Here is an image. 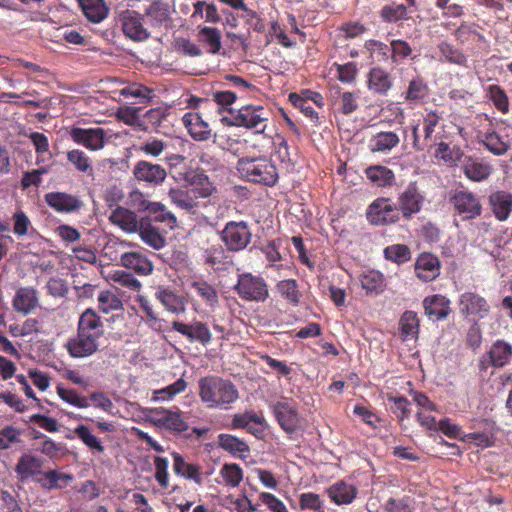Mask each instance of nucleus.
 I'll return each mask as SVG.
<instances>
[{
	"mask_svg": "<svg viewBox=\"0 0 512 512\" xmlns=\"http://www.w3.org/2000/svg\"><path fill=\"white\" fill-rule=\"evenodd\" d=\"M100 347V342L77 331L74 337L67 340L65 348L73 358H85L95 354Z\"/></svg>",
	"mask_w": 512,
	"mask_h": 512,
	"instance_id": "21",
	"label": "nucleus"
},
{
	"mask_svg": "<svg viewBox=\"0 0 512 512\" xmlns=\"http://www.w3.org/2000/svg\"><path fill=\"white\" fill-rule=\"evenodd\" d=\"M478 142L495 156H502L510 149V141L500 136L495 130L489 129L486 132H479Z\"/></svg>",
	"mask_w": 512,
	"mask_h": 512,
	"instance_id": "32",
	"label": "nucleus"
},
{
	"mask_svg": "<svg viewBox=\"0 0 512 512\" xmlns=\"http://www.w3.org/2000/svg\"><path fill=\"white\" fill-rule=\"evenodd\" d=\"M199 397L209 409L228 410L239 398L236 386L218 376H205L199 382Z\"/></svg>",
	"mask_w": 512,
	"mask_h": 512,
	"instance_id": "2",
	"label": "nucleus"
},
{
	"mask_svg": "<svg viewBox=\"0 0 512 512\" xmlns=\"http://www.w3.org/2000/svg\"><path fill=\"white\" fill-rule=\"evenodd\" d=\"M424 200L416 182H411L397 198L398 211L404 219L410 220L413 215L420 212Z\"/></svg>",
	"mask_w": 512,
	"mask_h": 512,
	"instance_id": "15",
	"label": "nucleus"
},
{
	"mask_svg": "<svg viewBox=\"0 0 512 512\" xmlns=\"http://www.w3.org/2000/svg\"><path fill=\"white\" fill-rule=\"evenodd\" d=\"M234 291L246 302L262 303L269 298L268 284L265 279L249 272L238 275Z\"/></svg>",
	"mask_w": 512,
	"mask_h": 512,
	"instance_id": "7",
	"label": "nucleus"
},
{
	"mask_svg": "<svg viewBox=\"0 0 512 512\" xmlns=\"http://www.w3.org/2000/svg\"><path fill=\"white\" fill-rule=\"evenodd\" d=\"M462 170L469 180L481 182L490 176L492 167L488 163L469 157L464 162Z\"/></svg>",
	"mask_w": 512,
	"mask_h": 512,
	"instance_id": "42",
	"label": "nucleus"
},
{
	"mask_svg": "<svg viewBox=\"0 0 512 512\" xmlns=\"http://www.w3.org/2000/svg\"><path fill=\"white\" fill-rule=\"evenodd\" d=\"M155 298L168 312L179 315L186 311L185 298L170 287L158 286L155 291Z\"/></svg>",
	"mask_w": 512,
	"mask_h": 512,
	"instance_id": "27",
	"label": "nucleus"
},
{
	"mask_svg": "<svg viewBox=\"0 0 512 512\" xmlns=\"http://www.w3.org/2000/svg\"><path fill=\"white\" fill-rule=\"evenodd\" d=\"M425 115L423 116L422 124H423V132H424V142L429 143L432 139V136L435 132V128L439 125L442 120V113L437 110H428L425 109Z\"/></svg>",
	"mask_w": 512,
	"mask_h": 512,
	"instance_id": "62",
	"label": "nucleus"
},
{
	"mask_svg": "<svg viewBox=\"0 0 512 512\" xmlns=\"http://www.w3.org/2000/svg\"><path fill=\"white\" fill-rule=\"evenodd\" d=\"M252 233L244 221H230L221 232V240L227 250L238 252L244 250L251 241Z\"/></svg>",
	"mask_w": 512,
	"mask_h": 512,
	"instance_id": "11",
	"label": "nucleus"
},
{
	"mask_svg": "<svg viewBox=\"0 0 512 512\" xmlns=\"http://www.w3.org/2000/svg\"><path fill=\"white\" fill-rule=\"evenodd\" d=\"M367 87L374 94L386 96L393 87V78L385 69L373 67L367 75Z\"/></svg>",
	"mask_w": 512,
	"mask_h": 512,
	"instance_id": "29",
	"label": "nucleus"
},
{
	"mask_svg": "<svg viewBox=\"0 0 512 512\" xmlns=\"http://www.w3.org/2000/svg\"><path fill=\"white\" fill-rule=\"evenodd\" d=\"M271 118V111L263 105L247 104L235 110L228 125L245 128L254 134L265 135Z\"/></svg>",
	"mask_w": 512,
	"mask_h": 512,
	"instance_id": "6",
	"label": "nucleus"
},
{
	"mask_svg": "<svg viewBox=\"0 0 512 512\" xmlns=\"http://www.w3.org/2000/svg\"><path fill=\"white\" fill-rule=\"evenodd\" d=\"M168 197L172 204L187 212L193 211L198 206L196 196L192 194L189 188H171Z\"/></svg>",
	"mask_w": 512,
	"mask_h": 512,
	"instance_id": "45",
	"label": "nucleus"
},
{
	"mask_svg": "<svg viewBox=\"0 0 512 512\" xmlns=\"http://www.w3.org/2000/svg\"><path fill=\"white\" fill-rule=\"evenodd\" d=\"M138 232L142 241L153 249L159 250L165 246V238L160 234L158 229L150 223H146L142 220Z\"/></svg>",
	"mask_w": 512,
	"mask_h": 512,
	"instance_id": "51",
	"label": "nucleus"
},
{
	"mask_svg": "<svg viewBox=\"0 0 512 512\" xmlns=\"http://www.w3.org/2000/svg\"><path fill=\"white\" fill-rule=\"evenodd\" d=\"M488 204L495 219L505 222L512 213V193L505 190L494 191L488 197Z\"/></svg>",
	"mask_w": 512,
	"mask_h": 512,
	"instance_id": "24",
	"label": "nucleus"
},
{
	"mask_svg": "<svg viewBox=\"0 0 512 512\" xmlns=\"http://www.w3.org/2000/svg\"><path fill=\"white\" fill-rule=\"evenodd\" d=\"M151 421L159 428L181 434L189 429L187 416L176 406L172 409L156 407L150 409Z\"/></svg>",
	"mask_w": 512,
	"mask_h": 512,
	"instance_id": "8",
	"label": "nucleus"
},
{
	"mask_svg": "<svg viewBox=\"0 0 512 512\" xmlns=\"http://www.w3.org/2000/svg\"><path fill=\"white\" fill-rule=\"evenodd\" d=\"M327 493L336 505H348L357 497L358 489L353 484L338 481L328 488Z\"/></svg>",
	"mask_w": 512,
	"mask_h": 512,
	"instance_id": "36",
	"label": "nucleus"
},
{
	"mask_svg": "<svg viewBox=\"0 0 512 512\" xmlns=\"http://www.w3.org/2000/svg\"><path fill=\"white\" fill-rule=\"evenodd\" d=\"M220 475L224 479L226 485L232 488L239 486L243 480V470L236 463L224 464L220 470Z\"/></svg>",
	"mask_w": 512,
	"mask_h": 512,
	"instance_id": "61",
	"label": "nucleus"
},
{
	"mask_svg": "<svg viewBox=\"0 0 512 512\" xmlns=\"http://www.w3.org/2000/svg\"><path fill=\"white\" fill-rule=\"evenodd\" d=\"M225 79L231 83L233 90L213 87L210 93L211 98L208 99L211 103L217 104L219 112L227 111L233 116L235 110L229 108V106L234 104L238 98L247 99L255 97L259 89L238 75L227 74Z\"/></svg>",
	"mask_w": 512,
	"mask_h": 512,
	"instance_id": "4",
	"label": "nucleus"
},
{
	"mask_svg": "<svg viewBox=\"0 0 512 512\" xmlns=\"http://www.w3.org/2000/svg\"><path fill=\"white\" fill-rule=\"evenodd\" d=\"M459 310L465 317L485 318L490 312L487 300L475 292H464L459 297Z\"/></svg>",
	"mask_w": 512,
	"mask_h": 512,
	"instance_id": "19",
	"label": "nucleus"
},
{
	"mask_svg": "<svg viewBox=\"0 0 512 512\" xmlns=\"http://www.w3.org/2000/svg\"><path fill=\"white\" fill-rule=\"evenodd\" d=\"M74 434L91 450L97 452H104L105 448L102 445L100 439L91 433L89 428L83 424L78 425L74 429Z\"/></svg>",
	"mask_w": 512,
	"mask_h": 512,
	"instance_id": "63",
	"label": "nucleus"
},
{
	"mask_svg": "<svg viewBox=\"0 0 512 512\" xmlns=\"http://www.w3.org/2000/svg\"><path fill=\"white\" fill-rule=\"evenodd\" d=\"M172 457L173 471L176 475L192 480L197 485L202 484L201 466L186 462L185 458L177 452H173Z\"/></svg>",
	"mask_w": 512,
	"mask_h": 512,
	"instance_id": "35",
	"label": "nucleus"
},
{
	"mask_svg": "<svg viewBox=\"0 0 512 512\" xmlns=\"http://www.w3.org/2000/svg\"><path fill=\"white\" fill-rule=\"evenodd\" d=\"M58 396L66 403L77 408H87L90 406L87 396H81L75 389H68L62 386L56 388Z\"/></svg>",
	"mask_w": 512,
	"mask_h": 512,
	"instance_id": "60",
	"label": "nucleus"
},
{
	"mask_svg": "<svg viewBox=\"0 0 512 512\" xmlns=\"http://www.w3.org/2000/svg\"><path fill=\"white\" fill-rule=\"evenodd\" d=\"M367 220L374 225H389L400 220V213L390 198H377L367 208Z\"/></svg>",
	"mask_w": 512,
	"mask_h": 512,
	"instance_id": "12",
	"label": "nucleus"
},
{
	"mask_svg": "<svg viewBox=\"0 0 512 512\" xmlns=\"http://www.w3.org/2000/svg\"><path fill=\"white\" fill-rule=\"evenodd\" d=\"M449 203L454 215L460 216L463 221L473 220L482 214L479 198L469 190H455L450 195Z\"/></svg>",
	"mask_w": 512,
	"mask_h": 512,
	"instance_id": "10",
	"label": "nucleus"
},
{
	"mask_svg": "<svg viewBox=\"0 0 512 512\" xmlns=\"http://www.w3.org/2000/svg\"><path fill=\"white\" fill-rule=\"evenodd\" d=\"M77 2L84 16L91 23L98 24L109 15L110 9L105 0H77Z\"/></svg>",
	"mask_w": 512,
	"mask_h": 512,
	"instance_id": "37",
	"label": "nucleus"
},
{
	"mask_svg": "<svg viewBox=\"0 0 512 512\" xmlns=\"http://www.w3.org/2000/svg\"><path fill=\"white\" fill-rule=\"evenodd\" d=\"M97 300L99 309L105 314L123 309L121 299L109 290L101 291Z\"/></svg>",
	"mask_w": 512,
	"mask_h": 512,
	"instance_id": "58",
	"label": "nucleus"
},
{
	"mask_svg": "<svg viewBox=\"0 0 512 512\" xmlns=\"http://www.w3.org/2000/svg\"><path fill=\"white\" fill-rule=\"evenodd\" d=\"M123 34L132 41L143 42L150 38L151 34L144 25V15L136 10L126 9L119 13Z\"/></svg>",
	"mask_w": 512,
	"mask_h": 512,
	"instance_id": "13",
	"label": "nucleus"
},
{
	"mask_svg": "<svg viewBox=\"0 0 512 512\" xmlns=\"http://www.w3.org/2000/svg\"><path fill=\"white\" fill-rule=\"evenodd\" d=\"M45 202L59 213H73L83 207V201L78 196L66 192H49L45 195Z\"/></svg>",
	"mask_w": 512,
	"mask_h": 512,
	"instance_id": "23",
	"label": "nucleus"
},
{
	"mask_svg": "<svg viewBox=\"0 0 512 512\" xmlns=\"http://www.w3.org/2000/svg\"><path fill=\"white\" fill-rule=\"evenodd\" d=\"M384 256L387 260L402 264L410 260L411 252L409 247L404 244H394L384 249Z\"/></svg>",
	"mask_w": 512,
	"mask_h": 512,
	"instance_id": "64",
	"label": "nucleus"
},
{
	"mask_svg": "<svg viewBox=\"0 0 512 512\" xmlns=\"http://www.w3.org/2000/svg\"><path fill=\"white\" fill-rule=\"evenodd\" d=\"M77 331L100 342L105 329L100 316L95 310L88 308L79 317Z\"/></svg>",
	"mask_w": 512,
	"mask_h": 512,
	"instance_id": "25",
	"label": "nucleus"
},
{
	"mask_svg": "<svg viewBox=\"0 0 512 512\" xmlns=\"http://www.w3.org/2000/svg\"><path fill=\"white\" fill-rule=\"evenodd\" d=\"M186 108L190 109L182 117V123L188 134L195 141H207L211 138L212 129L207 121L203 119L202 112L211 107L208 98L189 95L184 101Z\"/></svg>",
	"mask_w": 512,
	"mask_h": 512,
	"instance_id": "5",
	"label": "nucleus"
},
{
	"mask_svg": "<svg viewBox=\"0 0 512 512\" xmlns=\"http://www.w3.org/2000/svg\"><path fill=\"white\" fill-rule=\"evenodd\" d=\"M67 160L73 167L81 173L93 175V165L90 157L80 149H73L67 152Z\"/></svg>",
	"mask_w": 512,
	"mask_h": 512,
	"instance_id": "54",
	"label": "nucleus"
},
{
	"mask_svg": "<svg viewBox=\"0 0 512 512\" xmlns=\"http://www.w3.org/2000/svg\"><path fill=\"white\" fill-rule=\"evenodd\" d=\"M366 177L378 187H391L395 183L394 172L382 165L369 166L365 170Z\"/></svg>",
	"mask_w": 512,
	"mask_h": 512,
	"instance_id": "44",
	"label": "nucleus"
},
{
	"mask_svg": "<svg viewBox=\"0 0 512 512\" xmlns=\"http://www.w3.org/2000/svg\"><path fill=\"white\" fill-rule=\"evenodd\" d=\"M74 479L70 473H64L57 469H50L44 471L42 477L39 478L38 484L41 488L47 491L55 489H64Z\"/></svg>",
	"mask_w": 512,
	"mask_h": 512,
	"instance_id": "39",
	"label": "nucleus"
},
{
	"mask_svg": "<svg viewBox=\"0 0 512 512\" xmlns=\"http://www.w3.org/2000/svg\"><path fill=\"white\" fill-rule=\"evenodd\" d=\"M276 292L290 305L296 307L300 303L301 293L296 280L285 279L276 284Z\"/></svg>",
	"mask_w": 512,
	"mask_h": 512,
	"instance_id": "52",
	"label": "nucleus"
},
{
	"mask_svg": "<svg viewBox=\"0 0 512 512\" xmlns=\"http://www.w3.org/2000/svg\"><path fill=\"white\" fill-rule=\"evenodd\" d=\"M218 444L223 450L241 458H246L250 452V448L244 440L231 434H220Z\"/></svg>",
	"mask_w": 512,
	"mask_h": 512,
	"instance_id": "46",
	"label": "nucleus"
},
{
	"mask_svg": "<svg viewBox=\"0 0 512 512\" xmlns=\"http://www.w3.org/2000/svg\"><path fill=\"white\" fill-rule=\"evenodd\" d=\"M429 92L427 82L421 76H416L409 81L407 89L402 96L406 103L417 105L429 96Z\"/></svg>",
	"mask_w": 512,
	"mask_h": 512,
	"instance_id": "40",
	"label": "nucleus"
},
{
	"mask_svg": "<svg viewBox=\"0 0 512 512\" xmlns=\"http://www.w3.org/2000/svg\"><path fill=\"white\" fill-rule=\"evenodd\" d=\"M149 212L153 215L155 222L164 223L169 229L177 227L176 216L170 212L163 204L159 202L151 203L148 207Z\"/></svg>",
	"mask_w": 512,
	"mask_h": 512,
	"instance_id": "56",
	"label": "nucleus"
},
{
	"mask_svg": "<svg viewBox=\"0 0 512 512\" xmlns=\"http://www.w3.org/2000/svg\"><path fill=\"white\" fill-rule=\"evenodd\" d=\"M199 38L209 47L208 52L216 54L221 49V33L217 28L203 27L199 31Z\"/></svg>",
	"mask_w": 512,
	"mask_h": 512,
	"instance_id": "59",
	"label": "nucleus"
},
{
	"mask_svg": "<svg viewBox=\"0 0 512 512\" xmlns=\"http://www.w3.org/2000/svg\"><path fill=\"white\" fill-rule=\"evenodd\" d=\"M379 16L385 23H397L399 21L408 20V6L396 2L386 4L381 8Z\"/></svg>",
	"mask_w": 512,
	"mask_h": 512,
	"instance_id": "49",
	"label": "nucleus"
},
{
	"mask_svg": "<svg viewBox=\"0 0 512 512\" xmlns=\"http://www.w3.org/2000/svg\"><path fill=\"white\" fill-rule=\"evenodd\" d=\"M423 307L427 316L438 321L446 319L451 312L450 300L440 294L425 297Z\"/></svg>",
	"mask_w": 512,
	"mask_h": 512,
	"instance_id": "31",
	"label": "nucleus"
},
{
	"mask_svg": "<svg viewBox=\"0 0 512 512\" xmlns=\"http://www.w3.org/2000/svg\"><path fill=\"white\" fill-rule=\"evenodd\" d=\"M44 459L32 453H24L18 459L14 471L17 479L22 483L34 481L38 484V480L42 477Z\"/></svg>",
	"mask_w": 512,
	"mask_h": 512,
	"instance_id": "17",
	"label": "nucleus"
},
{
	"mask_svg": "<svg viewBox=\"0 0 512 512\" xmlns=\"http://www.w3.org/2000/svg\"><path fill=\"white\" fill-rule=\"evenodd\" d=\"M109 220L112 224L119 226L127 233H135L138 231L140 223L137 220V215L124 207H117L112 211Z\"/></svg>",
	"mask_w": 512,
	"mask_h": 512,
	"instance_id": "41",
	"label": "nucleus"
},
{
	"mask_svg": "<svg viewBox=\"0 0 512 512\" xmlns=\"http://www.w3.org/2000/svg\"><path fill=\"white\" fill-rule=\"evenodd\" d=\"M437 50L440 54L439 60L441 62L456 65L458 67H468L467 55L454 44L444 40L437 45Z\"/></svg>",
	"mask_w": 512,
	"mask_h": 512,
	"instance_id": "38",
	"label": "nucleus"
},
{
	"mask_svg": "<svg viewBox=\"0 0 512 512\" xmlns=\"http://www.w3.org/2000/svg\"><path fill=\"white\" fill-rule=\"evenodd\" d=\"M273 413L280 427L288 434L299 428L300 418L296 405L289 400H281L273 405Z\"/></svg>",
	"mask_w": 512,
	"mask_h": 512,
	"instance_id": "20",
	"label": "nucleus"
},
{
	"mask_svg": "<svg viewBox=\"0 0 512 512\" xmlns=\"http://www.w3.org/2000/svg\"><path fill=\"white\" fill-rule=\"evenodd\" d=\"M434 156L435 158L440 159L445 163L453 164L461 161L463 152L459 147H451L448 143L441 141L436 144Z\"/></svg>",
	"mask_w": 512,
	"mask_h": 512,
	"instance_id": "55",
	"label": "nucleus"
},
{
	"mask_svg": "<svg viewBox=\"0 0 512 512\" xmlns=\"http://www.w3.org/2000/svg\"><path fill=\"white\" fill-rule=\"evenodd\" d=\"M511 362L512 344L504 339H497L480 357L478 368L481 372H486L489 368H504Z\"/></svg>",
	"mask_w": 512,
	"mask_h": 512,
	"instance_id": "9",
	"label": "nucleus"
},
{
	"mask_svg": "<svg viewBox=\"0 0 512 512\" xmlns=\"http://www.w3.org/2000/svg\"><path fill=\"white\" fill-rule=\"evenodd\" d=\"M143 15L148 18L151 27H160L170 19L169 6L162 0H155L145 9Z\"/></svg>",
	"mask_w": 512,
	"mask_h": 512,
	"instance_id": "43",
	"label": "nucleus"
},
{
	"mask_svg": "<svg viewBox=\"0 0 512 512\" xmlns=\"http://www.w3.org/2000/svg\"><path fill=\"white\" fill-rule=\"evenodd\" d=\"M39 304L38 293L34 288L21 287L19 288L12 300V305L15 311L23 315L29 314Z\"/></svg>",
	"mask_w": 512,
	"mask_h": 512,
	"instance_id": "33",
	"label": "nucleus"
},
{
	"mask_svg": "<svg viewBox=\"0 0 512 512\" xmlns=\"http://www.w3.org/2000/svg\"><path fill=\"white\" fill-rule=\"evenodd\" d=\"M434 6L441 11V17L445 20L441 27L451 31L455 40L461 44L469 42H485V37L478 31L479 25L474 22L462 21L459 25L450 19L462 18L465 15V7L452 0H435Z\"/></svg>",
	"mask_w": 512,
	"mask_h": 512,
	"instance_id": "1",
	"label": "nucleus"
},
{
	"mask_svg": "<svg viewBox=\"0 0 512 512\" xmlns=\"http://www.w3.org/2000/svg\"><path fill=\"white\" fill-rule=\"evenodd\" d=\"M132 173L136 181L148 187L161 185L167 177V172L162 165L147 160L136 162Z\"/></svg>",
	"mask_w": 512,
	"mask_h": 512,
	"instance_id": "16",
	"label": "nucleus"
},
{
	"mask_svg": "<svg viewBox=\"0 0 512 512\" xmlns=\"http://www.w3.org/2000/svg\"><path fill=\"white\" fill-rule=\"evenodd\" d=\"M359 92L343 91L340 87L331 90L330 106L334 113L349 116L359 108Z\"/></svg>",
	"mask_w": 512,
	"mask_h": 512,
	"instance_id": "22",
	"label": "nucleus"
},
{
	"mask_svg": "<svg viewBox=\"0 0 512 512\" xmlns=\"http://www.w3.org/2000/svg\"><path fill=\"white\" fill-rule=\"evenodd\" d=\"M400 142L399 136L392 131L379 132L370 140V150L372 152L387 153L395 148Z\"/></svg>",
	"mask_w": 512,
	"mask_h": 512,
	"instance_id": "48",
	"label": "nucleus"
},
{
	"mask_svg": "<svg viewBox=\"0 0 512 512\" xmlns=\"http://www.w3.org/2000/svg\"><path fill=\"white\" fill-rule=\"evenodd\" d=\"M120 264L129 270H133L140 276H148L154 270L152 261L138 251L123 253L120 257Z\"/></svg>",
	"mask_w": 512,
	"mask_h": 512,
	"instance_id": "28",
	"label": "nucleus"
},
{
	"mask_svg": "<svg viewBox=\"0 0 512 512\" xmlns=\"http://www.w3.org/2000/svg\"><path fill=\"white\" fill-rule=\"evenodd\" d=\"M186 181L189 184V189L196 196L198 201L200 198H208L214 192L216 187L210 181L209 177L202 171H194L187 175Z\"/></svg>",
	"mask_w": 512,
	"mask_h": 512,
	"instance_id": "30",
	"label": "nucleus"
},
{
	"mask_svg": "<svg viewBox=\"0 0 512 512\" xmlns=\"http://www.w3.org/2000/svg\"><path fill=\"white\" fill-rule=\"evenodd\" d=\"M172 330L181 334L190 343H198L204 347L213 339L208 323L196 319L189 323L175 320L172 322Z\"/></svg>",
	"mask_w": 512,
	"mask_h": 512,
	"instance_id": "14",
	"label": "nucleus"
},
{
	"mask_svg": "<svg viewBox=\"0 0 512 512\" xmlns=\"http://www.w3.org/2000/svg\"><path fill=\"white\" fill-rule=\"evenodd\" d=\"M236 168L242 179L255 184L272 187L279 178L275 164L266 156L239 158Z\"/></svg>",
	"mask_w": 512,
	"mask_h": 512,
	"instance_id": "3",
	"label": "nucleus"
},
{
	"mask_svg": "<svg viewBox=\"0 0 512 512\" xmlns=\"http://www.w3.org/2000/svg\"><path fill=\"white\" fill-rule=\"evenodd\" d=\"M69 136L74 143L81 145L90 151H98L105 146L106 132L101 127H72L69 130Z\"/></svg>",
	"mask_w": 512,
	"mask_h": 512,
	"instance_id": "18",
	"label": "nucleus"
},
{
	"mask_svg": "<svg viewBox=\"0 0 512 512\" xmlns=\"http://www.w3.org/2000/svg\"><path fill=\"white\" fill-rule=\"evenodd\" d=\"M361 287L367 294H379L384 291V275L377 270L363 271L359 276Z\"/></svg>",
	"mask_w": 512,
	"mask_h": 512,
	"instance_id": "47",
	"label": "nucleus"
},
{
	"mask_svg": "<svg viewBox=\"0 0 512 512\" xmlns=\"http://www.w3.org/2000/svg\"><path fill=\"white\" fill-rule=\"evenodd\" d=\"M189 285L208 308L214 310L219 305V295L214 285L202 278L193 279Z\"/></svg>",
	"mask_w": 512,
	"mask_h": 512,
	"instance_id": "34",
	"label": "nucleus"
},
{
	"mask_svg": "<svg viewBox=\"0 0 512 512\" xmlns=\"http://www.w3.org/2000/svg\"><path fill=\"white\" fill-rule=\"evenodd\" d=\"M399 326L403 341L417 338L419 334V319L417 313L410 310L405 311L399 320Z\"/></svg>",
	"mask_w": 512,
	"mask_h": 512,
	"instance_id": "50",
	"label": "nucleus"
},
{
	"mask_svg": "<svg viewBox=\"0 0 512 512\" xmlns=\"http://www.w3.org/2000/svg\"><path fill=\"white\" fill-rule=\"evenodd\" d=\"M152 90L138 83L126 85L119 90V95L124 99H132V104H142L150 100Z\"/></svg>",
	"mask_w": 512,
	"mask_h": 512,
	"instance_id": "53",
	"label": "nucleus"
},
{
	"mask_svg": "<svg viewBox=\"0 0 512 512\" xmlns=\"http://www.w3.org/2000/svg\"><path fill=\"white\" fill-rule=\"evenodd\" d=\"M489 99L493 105L503 114H507L509 108V98L506 91L497 84L489 85L486 89Z\"/></svg>",
	"mask_w": 512,
	"mask_h": 512,
	"instance_id": "57",
	"label": "nucleus"
},
{
	"mask_svg": "<svg viewBox=\"0 0 512 512\" xmlns=\"http://www.w3.org/2000/svg\"><path fill=\"white\" fill-rule=\"evenodd\" d=\"M440 268L438 257L431 253L420 254L415 262L416 276L424 282L436 279L440 274Z\"/></svg>",
	"mask_w": 512,
	"mask_h": 512,
	"instance_id": "26",
	"label": "nucleus"
}]
</instances>
